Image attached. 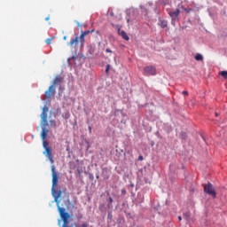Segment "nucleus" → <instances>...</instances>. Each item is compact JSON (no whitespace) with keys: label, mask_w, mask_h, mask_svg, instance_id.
Listing matches in <instances>:
<instances>
[{"label":"nucleus","mask_w":227,"mask_h":227,"mask_svg":"<svg viewBox=\"0 0 227 227\" xmlns=\"http://www.w3.org/2000/svg\"><path fill=\"white\" fill-rule=\"evenodd\" d=\"M51 172H52L51 193L57 207H59V198H61L62 192L61 190H58L59 176H58V172H56V167L54 165L51 166Z\"/></svg>","instance_id":"nucleus-1"},{"label":"nucleus","mask_w":227,"mask_h":227,"mask_svg":"<svg viewBox=\"0 0 227 227\" xmlns=\"http://www.w3.org/2000/svg\"><path fill=\"white\" fill-rule=\"evenodd\" d=\"M43 146L44 148L43 155L48 158L51 164H54V156L52 155V149L49 146V143L47 141L43 142Z\"/></svg>","instance_id":"nucleus-2"},{"label":"nucleus","mask_w":227,"mask_h":227,"mask_svg":"<svg viewBox=\"0 0 227 227\" xmlns=\"http://www.w3.org/2000/svg\"><path fill=\"white\" fill-rule=\"evenodd\" d=\"M86 38V36L82 34L80 35V37L79 36H76L75 38L74 39H71V41L69 43H67V45H69L70 47H76V45L79 43H81V46L83 47L84 45V42H86V40L84 39Z\"/></svg>","instance_id":"nucleus-3"},{"label":"nucleus","mask_w":227,"mask_h":227,"mask_svg":"<svg viewBox=\"0 0 227 227\" xmlns=\"http://www.w3.org/2000/svg\"><path fill=\"white\" fill-rule=\"evenodd\" d=\"M204 192L206 194H208L209 196H212V198L214 199L217 196V193L215 192V188L211 183L204 184Z\"/></svg>","instance_id":"nucleus-4"},{"label":"nucleus","mask_w":227,"mask_h":227,"mask_svg":"<svg viewBox=\"0 0 227 227\" xmlns=\"http://www.w3.org/2000/svg\"><path fill=\"white\" fill-rule=\"evenodd\" d=\"M169 17L171 18L172 26H176V22H178V16L180 15V9H176L175 11L168 12Z\"/></svg>","instance_id":"nucleus-5"},{"label":"nucleus","mask_w":227,"mask_h":227,"mask_svg":"<svg viewBox=\"0 0 227 227\" xmlns=\"http://www.w3.org/2000/svg\"><path fill=\"white\" fill-rule=\"evenodd\" d=\"M47 113H49V106H44L41 114L42 125H49V121H47Z\"/></svg>","instance_id":"nucleus-6"},{"label":"nucleus","mask_w":227,"mask_h":227,"mask_svg":"<svg viewBox=\"0 0 227 227\" xmlns=\"http://www.w3.org/2000/svg\"><path fill=\"white\" fill-rule=\"evenodd\" d=\"M144 72L145 75H155L157 69L153 66H149L144 68Z\"/></svg>","instance_id":"nucleus-7"},{"label":"nucleus","mask_w":227,"mask_h":227,"mask_svg":"<svg viewBox=\"0 0 227 227\" xmlns=\"http://www.w3.org/2000/svg\"><path fill=\"white\" fill-rule=\"evenodd\" d=\"M56 95V87L54 85H51L48 90L45 91L46 98H51Z\"/></svg>","instance_id":"nucleus-8"},{"label":"nucleus","mask_w":227,"mask_h":227,"mask_svg":"<svg viewBox=\"0 0 227 227\" xmlns=\"http://www.w3.org/2000/svg\"><path fill=\"white\" fill-rule=\"evenodd\" d=\"M48 125L42 124V133L41 137L43 141H45L47 139V136H49V129H45Z\"/></svg>","instance_id":"nucleus-9"},{"label":"nucleus","mask_w":227,"mask_h":227,"mask_svg":"<svg viewBox=\"0 0 227 227\" xmlns=\"http://www.w3.org/2000/svg\"><path fill=\"white\" fill-rule=\"evenodd\" d=\"M63 79H64L63 76L57 75L54 78L51 86H54L56 88V86H58V84H61V82H63Z\"/></svg>","instance_id":"nucleus-10"},{"label":"nucleus","mask_w":227,"mask_h":227,"mask_svg":"<svg viewBox=\"0 0 227 227\" xmlns=\"http://www.w3.org/2000/svg\"><path fill=\"white\" fill-rule=\"evenodd\" d=\"M160 27H162V29H164V27H168V21L164 20H160Z\"/></svg>","instance_id":"nucleus-11"},{"label":"nucleus","mask_w":227,"mask_h":227,"mask_svg":"<svg viewBox=\"0 0 227 227\" xmlns=\"http://www.w3.org/2000/svg\"><path fill=\"white\" fill-rule=\"evenodd\" d=\"M121 36L123 38V40H126L127 42H129V38L125 31L121 32Z\"/></svg>","instance_id":"nucleus-12"},{"label":"nucleus","mask_w":227,"mask_h":227,"mask_svg":"<svg viewBox=\"0 0 227 227\" xmlns=\"http://www.w3.org/2000/svg\"><path fill=\"white\" fill-rule=\"evenodd\" d=\"M95 29L82 31V35H83V36H88V35H90V33H93Z\"/></svg>","instance_id":"nucleus-13"},{"label":"nucleus","mask_w":227,"mask_h":227,"mask_svg":"<svg viewBox=\"0 0 227 227\" xmlns=\"http://www.w3.org/2000/svg\"><path fill=\"white\" fill-rule=\"evenodd\" d=\"M195 59H196V61H203V55L197 53L195 55Z\"/></svg>","instance_id":"nucleus-14"},{"label":"nucleus","mask_w":227,"mask_h":227,"mask_svg":"<svg viewBox=\"0 0 227 227\" xmlns=\"http://www.w3.org/2000/svg\"><path fill=\"white\" fill-rule=\"evenodd\" d=\"M184 218L186 220V221H190L191 219V213L190 212H186L184 214Z\"/></svg>","instance_id":"nucleus-15"},{"label":"nucleus","mask_w":227,"mask_h":227,"mask_svg":"<svg viewBox=\"0 0 227 227\" xmlns=\"http://www.w3.org/2000/svg\"><path fill=\"white\" fill-rule=\"evenodd\" d=\"M102 176L104 180H109V175L107 174L106 170L102 173Z\"/></svg>","instance_id":"nucleus-16"},{"label":"nucleus","mask_w":227,"mask_h":227,"mask_svg":"<svg viewBox=\"0 0 227 227\" xmlns=\"http://www.w3.org/2000/svg\"><path fill=\"white\" fill-rule=\"evenodd\" d=\"M90 54H95V46L90 45L89 49Z\"/></svg>","instance_id":"nucleus-17"},{"label":"nucleus","mask_w":227,"mask_h":227,"mask_svg":"<svg viewBox=\"0 0 227 227\" xmlns=\"http://www.w3.org/2000/svg\"><path fill=\"white\" fill-rule=\"evenodd\" d=\"M220 75H222V77H223V79L227 78V71H222L219 73Z\"/></svg>","instance_id":"nucleus-18"},{"label":"nucleus","mask_w":227,"mask_h":227,"mask_svg":"<svg viewBox=\"0 0 227 227\" xmlns=\"http://www.w3.org/2000/svg\"><path fill=\"white\" fill-rule=\"evenodd\" d=\"M180 137H181V139H187V133L181 132Z\"/></svg>","instance_id":"nucleus-19"},{"label":"nucleus","mask_w":227,"mask_h":227,"mask_svg":"<svg viewBox=\"0 0 227 227\" xmlns=\"http://www.w3.org/2000/svg\"><path fill=\"white\" fill-rule=\"evenodd\" d=\"M52 40H54V37L46 39V43H47V45H51Z\"/></svg>","instance_id":"nucleus-20"},{"label":"nucleus","mask_w":227,"mask_h":227,"mask_svg":"<svg viewBox=\"0 0 227 227\" xmlns=\"http://www.w3.org/2000/svg\"><path fill=\"white\" fill-rule=\"evenodd\" d=\"M51 127H56V121H50Z\"/></svg>","instance_id":"nucleus-21"},{"label":"nucleus","mask_w":227,"mask_h":227,"mask_svg":"<svg viewBox=\"0 0 227 227\" xmlns=\"http://www.w3.org/2000/svg\"><path fill=\"white\" fill-rule=\"evenodd\" d=\"M125 194H127V190L126 189H122L121 190V195L125 196Z\"/></svg>","instance_id":"nucleus-22"},{"label":"nucleus","mask_w":227,"mask_h":227,"mask_svg":"<svg viewBox=\"0 0 227 227\" xmlns=\"http://www.w3.org/2000/svg\"><path fill=\"white\" fill-rule=\"evenodd\" d=\"M182 93L183 95H186V96L189 95V92L187 90H184Z\"/></svg>","instance_id":"nucleus-23"},{"label":"nucleus","mask_w":227,"mask_h":227,"mask_svg":"<svg viewBox=\"0 0 227 227\" xmlns=\"http://www.w3.org/2000/svg\"><path fill=\"white\" fill-rule=\"evenodd\" d=\"M108 200H109V203H110V205H111V204L113 203V198H112V197H109Z\"/></svg>","instance_id":"nucleus-24"},{"label":"nucleus","mask_w":227,"mask_h":227,"mask_svg":"<svg viewBox=\"0 0 227 227\" xmlns=\"http://www.w3.org/2000/svg\"><path fill=\"white\" fill-rule=\"evenodd\" d=\"M109 65L106 67V74H108L109 73Z\"/></svg>","instance_id":"nucleus-25"},{"label":"nucleus","mask_w":227,"mask_h":227,"mask_svg":"<svg viewBox=\"0 0 227 227\" xmlns=\"http://www.w3.org/2000/svg\"><path fill=\"white\" fill-rule=\"evenodd\" d=\"M106 52L113 53V51H111L110 49H106Z\"/></svg>","instance_id":"nucleus-26"},{"label":"nucleus","mask_w":227,"mask_h":227,"mask_svg":"<svg viewBox=\"0 0 227 227\" xmlns=\"http://www.w3.org/2000/svg\"><path fill=\"white\" fill-rule=\"evenodd\" d=\"M113 215H111V213H108V219H112Z\"/></svg>","instance_id":"nucleus-27"},{"label":"nucleus","mask_w":227,"mask_h":227,"mask_svg":"<svg viewBox=\"0 0 227 227\" xmlns=\"http://www.w3.org/2000/svg\"><path fill=\"white\" fill-rule=\"evenodd\" d=\"M110 15H111V17H114V12H111Z\"/></svg>","instance_id":"nucleus-28"},{"label":"nucleus","mask_w":227,"mask_h":227,"mask_svg":"<svg viewBox=\"0 0 227 227\" xmlns=\"http://www.w3.org/2000/svg\"><path fill=\"white\" fill-rule=\"evenodd\" d=\"M89 132L91 134V126H89Z\"/></svg>","instance_id":"nucleus-29"},{"label":"nucleus","mask_w":227,"mask_h":227,"mask_svg":"<svg viewBox=\"0 0 227 227\" xmlns=\"http://www.w3.org/2000/svg\"><path fill=\"white\" fill-rule=\"evenodd\" d=\"M138 160H143V156H139Z\"/></svg>","instance_id":"nucleus-30"},{"label":"nucleus","mask_w":227,"mask_h":227,"mask_svg":"<svg viewBox=\"0 0 227 227\" xmlns=\"http://www.w3.org/2000/svg\"><path fill=\"white\" fill-rule=\"evenodd\" d=\"M77 171H78V175H81V169H77Z\"/></svg>","instance_id":"nucleus-31"},{"label":"nucleus","mask_w":227,"mask_h":227,"mask_svg":"<svg viewBox=\"0 0 227 227\" xmlns=\"http://www.w3.org/2000/svg\"><path fill=\"white\" fill-rule=\"evenodd\" d=\"M178 220H179V221H182V216H178Z\"/></svg>","instance_id":"nucleus-32"},{"label":"nucleus","mask_w":227,"mask_h":227,"mask_svg":"<svg viewBox=\"0 0 227 227\" xmlns=\"http://www.w3.org/2000/svg\"><path fill=\"white\" fill-rule=\"evenodd\" d=\"M76 24H77L78 27H79V26H81V24H79V22H76Z\"/></svg>","instance_id":"nucleus-33"},{"label":"nucleus","mask_w":227,"mask_h":227,"mask_svg":"<svg viewBox=\"0 0 227 227\" xmlns=\"http://www.w3.org/2000/svg\"><path fill=\"white\" fill-rule=\"evenodd\" d=\"M215 116H219V114L215 113Z\"/></svg>","instance_id":"nucleus-34"},{"label":"nucleus","mask_w":227,"mask_h":227,"mask_svg":"<svg viewBox=\"0 0 227 227\" xmlns=\"http://www.w3.org/2000/svg\"><path fill=\"white\" fill-rule=\"evenodd\" d=\"M45 20H49V18H45Z\"/></svg>","instance_id":"nucleus-35"},{"label":"nucleus","mask_w":227,"mask_h":227,"mask_svg":"<svg viewBox=\"0 0 227 227\" xmlns=\"http://www.w3.org/2000/svg\"><path fill=\"white\" fill-rule=\"evenodd\" d=\"M64 40H67V36H64Z\"/></svg>","instance_id":"nucleus-36"},{"label":"nucleus","mask_w":227,"mask_h":227,"mask_svg":"<svg viewBox=\"0 0 227 227\" xmlns=\"http://www.w3.org/2000/svg\"><path fill=\"white\" fill-rule=\"evenodd\" d=\"M97 178H98V176H97Z\"/></svg>","instance_id":"nucleus-37"}]
</instances>
